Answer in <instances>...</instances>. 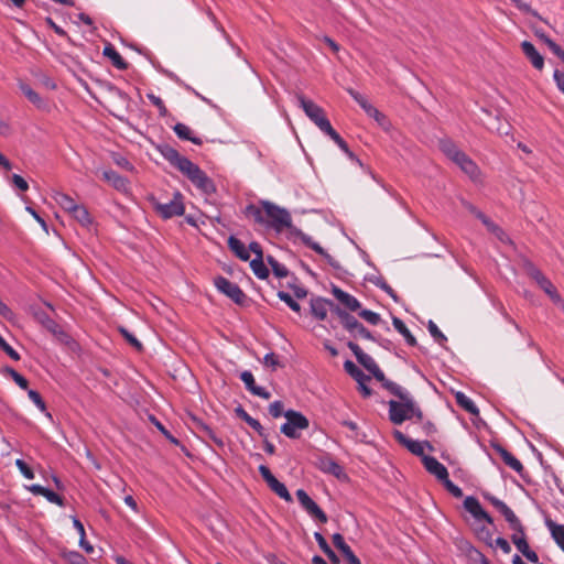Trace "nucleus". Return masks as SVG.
I'll return each instance as SVG.
<instances>
[{
    "label": "nucleus",
    "instance_id": "c03bdc74",
    "mask_svg": "<svg viewBox=\"0 0 564 564\" xmlns=\"http://www.w3.org/2000/svg\"><path fill=\"white\" fill-rule=\"evenodd\" d=\"M502 516L505 517L506 521L509 523L511 530L522 531V524H521L520 520L517 518V516L510 508Z\"/></svg>",
    "mask_w": 564,
    "mask_h": 564
},
{
    "label": "nucleus",
    "instance_id": "c85d7f7f",
    "mask_svg": "<svg viewBox=\"0 0 564 564\" xmlns=\"http://www.w3.org/2000/svg\"><path fill=\"white\" fill-rule=\"evenodd\" d=\"M180 172H182L185 176L188 177L191 182L196 180V177L200 174L202 170L198 165L186 159L182 164L177 167Z\"/></svg>",
    "mask_w": 564,
    "mask_h": 564
},
{
    "label": "nucleus",
    "instance_id": "4be33fe9",
    "mask_svg": "<svg viewBox=\"0 0 564 564\" xmlns=\"http://www.w3.org/2000/svg\"><path fill=\"white\" fill-rule=\"evenodd\" d=\"M494 448L507 466H509L511 469H513L514 471H517L519 474L522 473L523 466L518 458H516L511 453H509L502 446L497 445Z\"/></svg>",
    "mask_w": 564,
    "mask_h": 564
},
{
    "label": "nucleus",
    "instance_id": "4468645a",
    "mask_svg": "<svg viewBox=\"0 0 564 564\" xmlns=\"http://www.w3.org/2000/svg\"><path fill=\"white\" fill-rule=\"evenodd\" d=\"M521 50L525 57L530 61L532 66L538 69L542 70L544 67V58L543 56L536 51L534 45L529 41H523L521 43Z\"/></svg>",
    "mask_w": 564,
    "mask_h": 564
},
{
    "label": "nucleus",
    "instance_id": "9b49d317",
    "mask_svg": "<svg viewBox=\"0 0 564 564\" xmlns=\"http://www.w3.org/2000/svg\"><path fill=\"white\" fill-rule=\"evenodd\" d=\"M530 276L538 283V285L551 297V300L556 303L561 304L562 299L560 294L557 293L555 286L552 284V282L543 275L541 271H539L535 268H532L530 270Z\"/></svg>",
    "mask_w": 564,
    "mask_h": 564
},
{
    "label": "nucleus",
    "instance_id": "2f4dec72",
    "mask_svg": "<svg viewBox=\"0 0 564 564\" xmlns=\"http://www.w3.org/2000/svg\"><path fill=\"white\" fill-rule=\"evenodd\" d=\"M245 213L247 217L252 218L256 223L267 225L265 209L262 206L249 205Z\"/></svg>",
    "mask_w": 564,
    "mask_h": 564
},
{
    "label": "nucleus",
    "instance_id": "f704fd0d",
    "mask_svg": "<svg viewBox=\"0 0 564 564\" xmlns=\"http://www.w3.org/2000/svg\"><path fill=\"white\" fill-rule=\"evenodd\" d=\"M456 402L459 406H462L467 412L477 415L479 413L475 403L463 392H457L455 394Z\"/></svg>",
    "mask_w": 564,
    "mask_h": 564
},
{
    "label": "nucleus",
    "instance_id": "e2e57ef3",
    "mask_svg": "<svg viewBox=\"0 0 564 564\" xmlns=\"http://www.w3.org/2000/svg\"><path fill=\"white\" fill-rule=\"evenodd\" d=\"M429 330L431 335L438 341L443 343L446 340V337L443 335V333L438 329V327L433 323H429Z\"/></svg>",
    "mask_w": 564,
    "mask_h": 564
},
{
    "label": "nucleus",
    "instance_id": "1a4fd4ad",
    "mask_svg": "<svg viewBox=\"0 0 564 564\" xmlns=\"http://www.w3.org/2000/svg\"><path fill=\"white\" fill-rule=\"evenodd\" d=\"M259 471L272 491H274L280 498L284 499L285 501H292V497L286 487L284 486V484L280 482L272 475V473L267 466L261 465L259 467Z\"/></svg>",
    "mask_w": 564,
    "mask_h": 564
},
{
    "label": "nucleus",
    "instance_id": "7c9ffc66",
    "mask_svg": "<svg viewBox=\"0 0 564 564\" xmlns=\"http://www.w3.org/2000/svg\"><path fill=\"white\" fill-rule=\"evenodd\" d=\"M546 525L558 546L564 551V525L546 520Z\"/></svg>",
    "mask_w": 564,
    "mask_h": 564
},
{
    "label": "nucleus",
    "instance_id": "aec40b11",
    "mask_svg": "<svg viewBox=\"0 0 564 564\" xmlns=\"http://www.w3.org/2000/svg\"><path fill=\"white\" fill-rule=\"evenodd\" d=\"M334 545L345 555L349 564H361L360 560L354 554L348 544H346L344 538L339 533L333 535Z\"/></svg>",
    "mask_w": 564,
    "mask_h": 564
},
{
    "label": "nucleus",
    "instance_id": "393cba45",
    "mask_svg": "<svg viewBox=\"0 0 564 564\" xmlns=\"http://www.w3.org/2000/svg\"><path fill=\"white\" fill-rule=\"evenodd\" d=\"M204 194H212L215 192L214 182L202 170L200 174L192 182Z\"/></svg>",
    "mask_w": 564,
    "mask_h": 564
},
{
    "label": "nucleus",
    "instance_id": "2eb2a0df",
    "mask_svg": "<svg viewBox=\"0 0 564 564\" xmlns=\"http://www.w3.org/2000/svg\"><path fill=\"white\" fill-rule=\"evenodd\" d=\"M422 463L426 470L434 475L438 480H443L448 476L446 467L432 456H423Z\"/></svg>",
    "mask_w": 564,
    "mask_h": 564
},
{
    "label": "nucleus",
    "instance_id": "473e14b6",
    "mask_svg": "<svg viewBox=\"0 0 564 564\" xmlns=\"http://www.w3.org/2000/svg\"><path fill=\"white\" fill-rule=\"evenodd\" d=\"M173 129L178 138L192 141L195 144H202V140L193 135V132L188 126L184 123H176Z\"/></svg>",
    "mask_w": 564,
    "mask_h": 564
},
{
    "label": "nucleus",
    "instance_id": "bf43d9fd",
    "mask_svg": "<svg viewBox=\"0 0 564 564\" xmlns=\"http://www.w3.org/2000/svg\"><path fill=\"white\" fill-rule=\"evenodd\" d=\"M29 394V398L35 403V405L42 411V412H45L46 411V406H45V403L43 401V399L41 398L40 393L36 392L35 390H29L28 392Z\"/></svg>",
    "mask_w": 564,
    "mask_h": 564
},
{
    "label": "nucleus",
    "instance_id": "3c124183",
    "mask_svg": "<svg viewBox=\"0 0 564 564\" xmlns=\"http://www.w3.org/2000/svg\"><path fill=\"white\" fill-rule=\"evenodd\" d=\"M279 297L289 305V307L291 310H293L294 312H300L301 310V306L300 304L293 300V297L289 294V293H285V292H279Z\"/></svg>",
    "mask_w": 564,
    "mask_h": 564
},
{
    "label": "nucleus",
    "instance_id": "6e6552de",
    "mask_svg": "<svg viewBox=\"0 0 564 564\" xmlns=\"http://www.w3.org/2000/svg\"><path fill=\"white\" fill-rule=\"evenodd\" d=\"M155 209L163 218L183 215L184 204L182 194L178 192L174 193L173 199L169 203H155Z\"/></svg>",
    "mask_w": 564,
    "mask_h": 564
},
{
    "label": "nucleus",
    "instance_id": "e433bc0d",
    "mask_svg": "<svg viewBox=\"0 0 564 564\" xmlns=\"http://www.w3.org/2000/svg\"><path fill=\"white\" fill-rule=\"evenodd\" d=\"M70 215L84 227H88L91 224L90 215L83 205H78Z\"/></svg>",
    "mask_w": 564,
    "mask_h": 564
},
{
    "label": "nucleus",
    "instance_id": "680f3d73",
    "mask_svg": "<svg viewBox=\"0 0 564 564\" xmlns=\"http://www.w3.org/2000/svg\"><path fill=\"white\" fill-rule=\"evenodd\" d=\"M0 348L4 350L13 360H20V355L10 345H8L1 336Z\"/></svg>",
    "mask_w": 564,
    "mask_h": 564
},
{
    "label": "nucleus",
    "instance_id": "ea45409f",
    "mask_svg": "<svg viewBox=\"0 0 564 564\" xmlns=\"http://www.w3.org/2000/svg\"><path fill=\"white\" fill-rule=\"evenodd\" d=\"M250 267L253 271V273L259 278V279H267L269 276V270L267 269L264 262H263V258H259V259H253L250 261Z\"/></svg>",
    "mask_w": 564,
    "mask_h": 564
},
{
    "label": "nucleus",
    "instance_id": "ddd939ff",
    "mask_svg": "<svg viewBox=\"0 0 564 564\" xmlns=\"http://www.w3.org/2000/svg\"><path fill=\"white\" fill-rule=\"evenodd\" d=\"M34 317L43 327L59 340L64 341L68 337L67 334L44 311H36L34 313Z\"/></svg>",
    "mask_w": 564,
    "mask_h": 564
},
{
    "label": "nucleus",
    "instance_id": "412c9836",
    "mask_svg": "<svg viewBox=\"0 0 564 564\" xmlns=\"http://www.w3.org/2000/svg\"><path fill=\"white\" fill-rule=\"evenodd\" d=\"M349 349L354 352L357 360L370 372L372 371L378 365L373 360L371 356L364 352L362 349L355 343L348 344Z\"/></svg>",
    "mask_w": 564,
    "mask_h": 564
},
{
    "label": "nucleus",
    "instance_id": "c756f323",
    "mask_svg": "<svg viewBox=\"0 0 564 564\" xmlns=\"http://www.w3.org/2000/svg\"><path fill=\"white\" fill-rule=\"evenodd\" d=\"M180 172H182L185 176L188 177L191 182L196 180V177L200 174L202 170L198 165L186 159L182 164L177 167Z\"/></svg>",
    "mask_w": 564,
    "mask_h": 564
},
{
    "label": "nucleus",
    "instance_id": "f257e3e1",
    "mask_svg": "<svg viewBox=\"0 0 564 564\" xmlns=\"http://www.w3.org/2000/svg\"><path fill=\"white\" fill-rule=\"evenodd\" d=\"M387 390L400 399V401L390 400L388 402L389 419L392 423L399 425L413 417L422 420V411L408 391L397 383H388Z\"/></svg>",
    "mask_w": 564,
    "mask_h": 564
},
{
    "label": "nucleus",
    "instance_id": "bb28decb",
    "mask_svg": "<svg viewBox=\"0 0 564 564\" xmlns=\"http://www.w3.org/2000/svg\"><path fill=\"white\" fill-rule=\"evenodd\" d=\"M326 134L329 135V138L349 156V159L355 160L359 165H362L360 160H358L349 150L346 141L334 130L333 127L326 132Z\"/></svg>",
    "mask_w": 564,
    "mask_h": 564
},
{
    "label": "nucleus",
    "instance_id": "a211bd4d",
    "mask_svg": "<svg viewBox=\"0 0 564 564\" xmlns=\"http://www.w3.org/2000/svg\"><path fill=\"white\" fill-rule=\"evenodd\" d=\"M332 293L339 301V303L344 305L347 310L355 312L360 307V303L355 296L350 295L347 292H344L338 286L334 285L332 288Z\"/></svg>",
    "mask_w": 564,
    "mask_h": 564
},
{
    "label": "nucleus",
    "instance_id": "052dcab7",
    "mask_svg": "<svg viewBox=\"0 0 564 564\" xmlns=\"http://www.w3.org/2000/svg\"><path fill=\"white\" fill-rule=\"evenodd\" d=\"M242 419L252 427L259 434H262V425L260 422L253 417H251L248 413H246L243 410H241Z\"/></svg>",
    "mask_w": 564,
    "mask_h": 564
},
{
    "label": "nucleus",
    "instance_id": "49530a36",
    "mask_svg": "<svg viewBox=\"0 0 564 564\" xmlns=\"http://www.w3.org/2000/svg\"><path fill=\"white\" fill-rule=\"evenodd\" d=\"M119 332L126 338V340L138 351L142 350V344L124 327H119Z\"/></svg>",
    "mask_w": 564,
    "mask_h": 564
},
{
    "label": "nucleus",
    "instance_id": "20e7f679",
    "mask_svg": "<svg viewBox=\"0 0 564 564\" xmlns=\"http://www.w3.org/2000/svg\"><path fill=\"white\" fill-rule=\"evenodd\" d=\"M300 106L305 115L324 132L330 130L332 124L326 118L324 110L314 101L306 99L303 95L296 96Z\"/></svg>",
    "mask_w": 564,
    "mask_h": 564
},
{
    "label": "nucleus",
    "instance_id": "79ce46f5",
    "mask_svg": "<svg viewBox=\"0 0 564 564\" xmlns=\"http://www.w3.org/2000/svg\"><path fill=\"white\" fill-rule=\"evenodd\" d=\"M164 158L176 169L184 162L187 158L181 155L176 150L172 148H167L164 152Z\"/></svg>",
    "mask_w": 564,
    "mask_h": 564
},
{
    "label": "nucleus",
    "instance_id": "0eeeda50",
    "mask_svg": "<svg viewBox=\"0 0 564 564\" xmlns=\"http://www.w3.org/2000/svg\"><path fill=\"white\" fill-rule=\"evenodd\" d=\"M214 282L217 290L231 299L236 304L242 305L245 303L246 295L236 283L224 276H217Z\"/></svg>",
    "mask_w": 564,
    "mask_h": 564
},
{
    "label": "nucleus",
    "instance_id": "0e129e2a",
    "mask_svg": "<svg viewBox=\"0 0 564 564\" xmlns=\"http://www.w3.org/2000/svg\"><path fill=\"white\" fill-rule=\"evenodd\" d=\"M43 497H45L50 502L52 503H56L58 506H63L64 502H63V498L59 497L58 495H56L55 492L48 490L45 488L44 492H43Z\"/></svg>",
    "mask_w": 564,
    "mask_h": 564
},
{
    "label": "nucleus",
    "instance_id": "39448f33",
    "mask_svg": "<svg viewBox=\"0 0 564 564\" xmlns=\"http://www.w3.org/2000/svg\"><path fill=\"white\" fill-rule=\"evenodd\" d=\"M286 422L281 426V432L290 438H299V431L308 427V420L300 412L289 410L284 412Z\"/></svg>",
    "mask_w": 564,
    "mask_h": 564
},
{
    "label": "nucleus",
    "instance_id": "b1692460",
    "mask_svg": "<svg viewBox=\"0 0 564 564\" xmlns=\"http://www.w3.org/2000/svg\"><path fill=\"white\" fill-rule=\"evenodd\" d=\"M53 198L55 203L68 214H72L74 209L78 206V204H76L70 196L62 192H56L53 195Z\"/></svg>",
    "mask_w": 564,
    "mask_h": 564
},
{
    "label": "nucleus",
    "instance_id": "f8f14e48",
    "mask_svg": "<svg viewBox=\"0 0 564 564\" xmlns=\"http://www.w3.org/2000/svg\"><path fill=\"white\" fill-rule=\"evenodd\" d=\"M393 435L400 444L405 446L414 455L423 457V456H425L424 455L425 447H427L429 449L433 448L429 442H417V441L410 440L402 432H400L398 430L393 431Z\"/></svg>",
    "mask_w": 564,
    "mask_h": 564
},
{
    "label": "nucleus",
    "instance_id": "69168bd1",
    "mask_svg": "<svg viewBox=\"0 0 564 564\" xmlns=\"http://www.w3.org/2000/svg\"><path fill=\"white\" fill-rule=\"evenodd\" d=\"M269 412L273 417H279L283 414V403L275 401L270 404Z\"/></svg>",
    "mask_w": 564,
    "mask_h": 564
},
{
    "label": "nucleus",
    "instance_id": "864d4df0",
    "mask_svg": "<svg viewBox=\"0 0 564 564\" xmlns=\"http://www.w3.org/2000/svg\"><path fill=\"white\" fill-rule=\"evenodd\" d=\"M478 219L482 221V224L487 227V229L491 232H500L503 234V230L499 228L496 224H494L486 215L482 213H478Z\"/></svg>",
    "mask_w": 564,
    "mask_h": 564
},
{
    "label": "nucleus",
    "instance_id": "6e6d98bb",
    "mask_svg": "<svg viewBox=\"0 0 564 564\" xmlns=\"http://www.w3.org/2000/svg\"><path fill=\"white\" fill-rule=\"evenodd\" d=\"M203 438L210 440L214 442L218 447H224L225 443L223 438L218 437L217 434L208 426V429L202 434Z\"/></svg>",
    "mask_w": 564,
    "mask_h": 564
},
{
    "label": "nucleus",
    "instance_id": "338daca9",
    "mask_svg": "<svg viewBox=\"0 0 564 564\" xmlns=\"http://www.w3.org/2000/svg\"><path fill=\"white\" fill-rule=\"evenodd\" d=\"M12 183L21 191L25 192L29 188L28 182L20 175H12Z\"/></svg>",
    "mask_w": 564,
    "mask_h": 564
},
{
    "label": "nucleus",
    "instance_id": "f03ea898",
    "mask_svg": "<svg viewBox=\"0 0 564 564\" xmlns=\"http://www.w3.org/2000/svg\"><path fill=\"white\" fill-rule=\"evenodd\" d=\"M441 151L455 163L462 172L468 175L473 181L480 180V170L477 164L463 152L451 139H442L440 141Z\"/></svg>",
    "mask_w": 564,
    "mask_h": 564
},
{
    "label": "nucleus",
    "instance_id": "4d7b16f0",
    "mask_svg": "<svg viewBox=\"0 0 564 564\" xmlns=\"http://www.w3.org/2000/svg\"><path fill=\"white\" fill-rule=\"evenodd\" d=\"M444 486L446 487V489L456 498H460L463 496V491L462 489L456 486L455 484H453L448 476L442 480Z\"/></svg>",
    "mask_w": 564,
    "mask_h": 564
},
{
    "label": "nucleus",
    "instance_id": "423d86ee",
    "mask_svg": "<svg viewBox=\"0 0 564 564\" xmlns=\"http://www.w3.org/2000/svg\"><path fill=\"white\" fill-rule=\"evenodd\" d=\"M349 95L359 104L365 112L376 120L378 126L384 130H389L390 122L387 117L380 112L375 106H372L362 95L354 89H348Z\"/></svg>",
    "mask_w": 564,
    "mask_h": 564
},
{
    "label": "nucleus",
    "instance_id": "7ed1b4c3",
    "mask_svg": "<svg viewBox=\"0 0 564 564\" xmlns=\"http://www.w3.org/2000/svg\"><path fill=\"white\" fill-rule=\"evenodd\" d=\"M261 206L265 209L267 226L275 229L278 232L292 226L291 215L285 208L267 200L261 202Z\"/></svg>",
    "mask_w": 564,
    "mask_h": 564
},
{
    "label": "nucleus",
    "instance_id": "cd10ccee",
    "mask_svg": "<svg viewBox=\"0 0 564 564\" xmlns=\"http://www.w3.org/2000/svg\"><path fill=\"white\" fill-rule=\"evenodd\" d=\"M228 246L230 250L241 260L247 261L250 257L249 250L246 248V246L237 238L229 237L228 239Z\"/></svg>",
    "mask_w": 564,
    "mask_h": 564
},
{
    "label": "nucleus",
    "instance_id": "5701e85b",
    "mask_svg": "<svg viewBox=\"0 0 564 564\" xmlns=\"http://www.w3.org/2000/svg\"><path fill=\"white\" fill-rule=\"evenodd\" d=\"M333 303L325 299H313L311 301V312L319 321H324L327 317L328 306Z\"/></svg>",
    "mask_w": 564,
    "mask_h": 564
},
{
    "label": "nucleus",
    "instance_id": "6ab92c4d",
    "mask_svg": "<svg viewBox=\"0 0 564 564\" xmlns=\"http://www.w3.org/2000/svg\"><path fill=\"white\" fill-rule=\"evenodd\" d=\"M240 379L245 383L246 388L254 395H258L262 399H270L271 394L265 391L262 387H259L254 382L253 375L250 371H243L240 375Z\"/></svg>",
    "mask_w": 564,
    "mask_h": 564
},
{
    "label": "nucleus",
    "instance_id": "09e8293b",
    "mask_svg": "<svg viewBox=\"0 0 564 564\" xmlns=\"http://www.w3.org/2000/svg\"><path fill=\"white\" fill-rule=\"evenodd\" d=\"M314 538L316 540V542L318 543V546L321 547V550L327 555V556H335V553L333 552V550L329 547L328 543L326 542L325 538L319 533V532H315L314 533Z\"/></svg>",
    "mask_w": 564,
    "mask_h": 564
},
{
    "label": "nucleus",
    "instance_id": "9d476101",
    "mask_svg": "<svg viewBox=\"0 0 564 564\" xmlns=\"http://www.w3.org/2000/svg\"><path fill=\"white\" fill-rule=\"evenodd\" d=\"M300 503L302 507L310 513L312 517L319 520L322 523L327 522V516L325 512L317 506V503L306 494L305 490L299 489L295 492Z\"/></svg>",
    "mask_w": 564,
    "mask_h": 564
},
{
    "label": "nucleus",
    "instance_id": "774afa93",
    "mask_svg": "<svg viewBox=\"0 0 564 564\" xmlns=\"http://www.w3.org/2000/svg\"><path fill=\"white\" fill-rule=\"evenodd\" d=\"M554 80L556 83L557 88L563 93L564 95V73L555 69L553 74Z\"/></svg>",
    "mask_w": 564,
    "mask_h": 564
},
{
    "label": "nucleus",
    "instance_id": "dca6fc26",
    "mask_svg": "<svg viewBox=\"0 0 564 564\" xmlns=\"http://www.w3.org/2000/svg\"><path fill=\"white\" fill-rule=\"evenodd\" d=\"M465 509L473 514L477 520H485L488 523L492 522L491 517L482 509L479 501L474 497H467L464 501Z\"/></svg>",
    "mask_w": 564,
    "mask_h": 564
},
{
    "label": "nucleus",
    "instance_id": "a19ab883",
    "mask_svg": "<svg viewBox=\"0 0 564 564\" xmlns=\"http://www.w3.org/2000/svg\"><path fill=\"white\" fill-rule=\"evenodd\" d=\"M321 468L336 477H340L343 468L332 458H325L321 460Z\"/></svg>",
    "mask_w": 564,
    "mask_h": 564
},
{
    "label": "nucleus",
    "instance_id": "37998d69",
    "mask_svg": "<svg viewBox=\"0 0 564 564\" xmlns=\"http://www.w3.org/2000/svg\"><path fill=\"white\" fill-rule=\"evenodd\" d=\"M511 540L521 553H523L524 551H527L529 549V544L525 540L523 530L514 531V533L511 536Z\"/></svg>",
    "mask_w": 564,
    "mask_h": 564
},
{
    "label": "nucleus",
    "instance_id": "603ef678",
    "mask_svg": "<svg viewBox=\"0 0 564 564\" xmlns=\"http://www.w3.org/2000/svg\"><path fill=\"white\" fill-rule=\"evenodd\" d=\"M149 100L158 108L161 116H166L167 109L163 102V100L155 96L154 94H148L147 95Z\"/></svg>",
    "mask_w": 564,
    "mask_h": 564
},
{
    "label": "nucleus",
    "instance_id": "72a5a7b5",
    "mask_svg": "<svg viewBox=\"0 0 564 564\" xmlns=\"http://www.w3.org/2000/svg\"><path fill=\"white\" fill-rule=\"evenodd\" d=\"M104 55L109 57L112 64L119 68V69H126L127 63L123 61L121 55L112 47L111 45H108L104 48Z\"/></svg>",
    "mask_w": 564,
    "mask_h": 564
},
{
    "label": "nucleus",
    "instance_id": "13d9d810",
    "mask_svg": "<svg viewBox=\"0 0 564 564\" xmlns=\"http://www.w3.org/2000/svg\"><path fill=\"white\" fill-rule=\"evenodd\" d=\"M15 465L25 478H28V479L34 478V473L32 471V469L28 466V464L24 460L17 459Z\"/></svg>",
    "mask_w": 564,
    "mask_h": 564
},
{
    "label": "nucleus",
    "instance_id": "58836bf2",
    "mask_svg": "<svg viewBox=\"0 0 564 564\" xmlns=\"http://www.w3.org/2000/svg\"><path fill=\"white\" fill-rule=\"evenodd\" d=\"M337 314L341 319L343 325L349 330V332H357L361 323H359L354 316L347 314L346 312H343L340 310H337Z\"/></svg>",
    "mask_w": 564,
    "mask_h": 564
},
{
    "label": "nucleus",
    "instance_id": "4c0bfd02",
    "mask_svg": "<svg viewBox=\"0 0 564 564\" xmlns=\"http://www.w3.org/2000/svg\"><path fill=\"white\" fill-rule=\"evenodd\" d=\"M393 326L394 328L404 336L406 343L411 346H415L416 345V339L414 338V336L410 333V330L408 329V327L405 326V324L398 317H394L393 318Z\"/></svg>",
    "mask_w": 564,
    "mask_h": 564
},
{
    "label": "nucleus",
    "instance_id": "c9c22d12",
    "mask_svg": "<svg viewBox=\"0 0 564 564\" xmlns=\"http://www.w3.org/2000/svg\"><path fill=\"white\" fill-rule=\"evenodd\" d=\"M344 368L357 382L369 381L370 378L365 375L352 361L347 360Z\"/></svg>",
    "mask_w": 564,
    "mask_h": 564
},
{
    "label": "nucleus",
    "instance_id": "de8ad7c7",
    "mask_svg": "<svg viewBox=\"0 0 564 564\" xmlns=\"http://www.w3.org/2000/svg\"><path fill=\"white\" fill-rule=\"evenodd\" d=\"M6 372L10 375V377L13 379V381L21 388V389H28V380L21 376L19 372H17L12 368H7Z\"/></svg>",
    "mask_w": 564,
    "mask_h": 564
},
{
    "label": "nucleus",
    "instance_id": "f3484780",
    "mask_svg": "<svg viewBox=\"0 0 564 564\" xmlns=\"http://www.w3.org/2000/svg\"><path fill=\"white\" fill-rule=\"evenodd\" d=\"M102 177L106 182H108L115 189L128 193L129 192V182L126 177L119 175L117 172L107 170L102 172Z\"/></svg>",
    "mask_w": 564,
    "mask_h": 564
},
{
    "label": "nucleus",
    "instance_id": "a878e982",
    "mask_svg": "<svg viewBox=\"0 0 564 564\" xmlns=\"http://www.w3.org/2000/svg\"><path fill=\"white\" fill-rule=\"evenodd\" d=\"M20 89L23 93V95L39 109H46V104L43 100V98L33 90L29 85L26 84H20Z\"/></svg>",
    "mask_w": 564,
    "mask_h": 564
},
{
    "label": "nucleus",
    "instance_id": "5fc2aeb1",
    "mask_svg": "<svg viewBox=\"0 0 564 564\" xmlns=\"http://www.w3.org/2000/svg\"><path fill=\"white\" fill-rule=\"evenodd\" d=\"M359 315L365 319L367 321L368 323L372 324V325H377L379 322H380V316L379 314L372 312V311H369V310H362Z\"/></svg>",
    "mask_w": 564,
    "mask_h": 564
},
{
    "label": "nucleus",
    "instance_id": "a18cd8bd",
    "mask_svg": "<svg viewBox=\"0 0 564 564\" xmlns=\"http://www.w3.org/2000/svg\"><path fill=\"white\" fill-rule=\"evenodd\" d=\"M269 264L271 265L272 270H273V273L278 276V278H284L288 275V269L280 264L273 257L269 256L267 258Z\"/></svg>",
    "mask_w": 564,
    "mask_h": 564
},
{
    "label": "nucleus",
    "instance_id": "8fccbe9b",
    "mask_svg": "<svg viewBox=\"0 0 564 564\" xmlns=\"http://www.w3.org/2000/svg\"><path fill=\"white\" fill-rule=\"evenodd\" d=\"M263 365L265 367L271 368L272 370H275L278 367L281 366V361H280L279 357L275 354L270 352V354H267L264 356Z\"/></svg>",
    "mask_w": 564,
    "mask_h": 564
}]
</instances>
